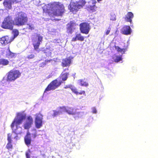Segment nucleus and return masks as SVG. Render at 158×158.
<instances>
[{"instance_id": "aec40b11", "label": "nucleus", "mask_w": 158, "mask_h": 158, "mask_svg": "<svg viewBox=\"0 0 158 158\" xmlns=\"http://www.w3.org/2000/svg\"><path fill=\"white\" fill-rule=\"evenodd\" d=\"M71 89L72 92L77 95L83 94L86 96V94L85 91L82 90L79 92H78L77 89L75 87H72L71 88Z\"/></svg>"}, {"instance_id": "1a4fd4ad", "label": "nucleus", "mask_w": 158, "mask_h": 158, "mask_svg": "<svg viewBox=\"0 0 158 158\" xmlns=\"http://www.w3.org/2000/svg\"><path fill=\"white\" fill-rule=\"evenodd\" d=\"M79 26L81 32L82 33L85 34H88L90 29L89 23L87 22H82L80 24Z\"/></svg>"}, {"instance_id": "49530a36", "label": "nucleus", "mask_w": 158, "mask_h": 158, "mask_svg": "<svg viewBox=\"0 0 158 158\" xmlns=\"http://www.w3.org/2000/svg\"><path fill=\"white\" fill-rule=\"evenodd\" d=\"M29 152H30V150H29Z\"/></svg>"}, {"instance_id": "5701e85b", "label": "nucleus", "mask_w": 158, "mask_h": 158, "mask_svg": "<svg viewBox=\"0 0 158 158\" xmlns=\"http://www.w3.org/2000/svg\"><path fill=\"white\" fill-rule=\"evenodd\" d=\"M8 52H7L6 56V57L8 58H11L15 57V53L11 52L9 49V47L8 48Z\"/></svg>"}, {"instance_id": "f704fd0d", "label": "nucleus", "mask_w": 158, "mask_h": 158, "mask_svg": "<svg viewBox=\"0 0 158 158\" xmlns=\"http://www.w3.org/2000/svg\"><path fill=\"white\" fill-rule=\"evenodd\" d=\"M35 55L34 54H32L28 55L27 56V58L29 59H33L35 58Z\"/></svg>"}, {"instance_id": "72a5a7b5", "label": "nucleus", "mask_w": 158, "mask_h": 158, "mask_svg": "<svg viewBox=\"0 0 158 158\" xmlns=\"http://www.w3.org/2000/svg\"><path fill=\"white\" fill-rule=\"evenodd\" d=\"M110 19L111 20H115L116 19V15L114 14H111L110 15Z\"/></svg>"}, {"instance_id": "4468645a", "label": "nucleus", "mask_w": 158, "mask_h": 158, "mask_svg": "<svg viewBox=\"0 0 158 158\" xmlns=\"http://www.w3.org/2000/svg\"><path fill=\"white\" fill-rule=\"evenodd\" d=\"M121 32L122 34L125 35H130L131 32V29L130 26L125 25L122 28Z\"/></svg>"}, {"instance_id": "dca6fc26", "label": "nucleus", "mask_w": 158, "mask_h": 158, "mask_svg": "<svg viewBox=\"0 0 158 158\" xmlns=\"http://www.w3.org/2000/svg\"><path fill=\"white\" fill-rule=\"evenodd\" d=\"M134 16L133 13L131 12H128L124 18L125 21L127 22H129L132 23V19Z\"/></svg>"}, {"instance_id": "f3484780", "label": "nucleus", "mask_w": 158, "mask_h": 158, "mask_svg": "<svg viewBox=\"0 0 158 158\" xmlns=\"http://www.w3.org/2000/svg\"><path fill=\"white\" fill-rule=\"evenodd\" d=\"M69 74L68 72H62L58 78L63 82V81H65L67 79Z\"/></svg>"}, {"instance_id": "f03ea898", "label": "nucleus", "mask_w": 158, "mask_h": 158, "mask_svg": "<svg viewBox=\"0 0 158 158\" xmlns=\"http://www.w3.org/2000/svg\"><path fill=\"white\" fill-rule=\"evenodd\" d=\"M26 118L25 114H23L21 113H18L14 119L11 124L10 127L12 130V132L16 134L20 133V131H18V129L20 128L19 125L21 124L23 120Z\"/></svg>"}, {"instance_id": "39448f33", "label": "nucleus", "mask_w": 158, "mask_h": 158, "mask_svg": "<svg viewBox=\"0 0 158 158\" xmlns=\"http://www.w3.org/2000/svg\"><path fill=\"white\" fill-rule=\"evenodd\" d=\"M14 25V20H13L11 16L9 15L4 19L1 25V27L4 29L12 30L13 29V26Z\"/></svg>"}, {"instance_id": "ea45409f", "label": "nucleus", "mask_w": 158, "mask_h": 158, "mask_svg": "<svg viewBox=\"0 0 158 158\" xmlns=\"http://www.w3.org/2000/svg\"><path fill=\"white\" fill-rule=\"evenodd\" d=\"M46 60L45 61V63H42L43 64L45 65L48 62H50L51 60Z\"/></svg>"}, {"instance_id": "7ed1b4c3", "label": "nucleus", "mask_w": 158, "mask_h": 158, "mask_svg": "<svg viewBox=\"0 0 158 158\" xmlns=\"http://www.w3.org/2000/svg\"><path fill=\"white\" fill-rule=\"evenodd\" d=\"M28 17L24 12L20 11L17 13L14 19L15 25L21 26L25 25L28 21Z\"/></svg>"}, {"instance_id": "a19ab883", "label": "nucleus", "mask_w": 158, "mask_h": 158, "mask_svg": "<svg viewBox=\"0 0 158 158\" xmlns=\"http://www.w3.org/2000/svg\"><path fill=\"white\" fill-rule=\"evenodd\" d=\"M26 156L27 158H30V154L28 152H26Z\"/></svg>"}, {"instance_id": "473e14b6", "label": "nucleus", "mask_w": 158, "mask_h": 158, "mask_svg": "<svg viewBox=\"0 0 158 158\" xmlns=\"http://www.w3.org/2000/svg\"><path fill=\"white\" fill-rule=\"evenodd\" d=\"M122 60L121 56H116V58L114 59V61L116 62H118Z\"/></svg>"}, {"instance_id": "a211bd4d", "label": "nucleus", "mask_w": 158, "mask_h": 158, "mask_svg": "<svg viewBox=\"0 0 158 158\" xmlns=\"http://www.w3.org/2000/svg\"><path fill=\"white\" fill-rule=\"evenodd\" d=\"M12 2L11 0H4L3 4L6 9H10L12 8Z\"/></svg>"}, {"instance_id": "c9c22d12", "label": "nucleus", "mask_w": 158, "mask_h": 158, "mask_svg": "<svg viewBox=\"0 0 158 158\" xmlns=\"http://www.w3.org/2000/svg\"><path fill=\"white\" fill-rule=\"evenodd\" d=\"M11 135L10 133L8 134L7 135V140L8 142H11Z\"/></svg>"}, {"instance_id": "9d476101", "label": "nucleus", "mask_w": 158, "mask_h": 158, "mask_svg": "<svg viewBox=\"0 0 158 158\" xmlns=\"http://www.w3.org/2000/svg\"><path fill=\"white\" fill-rule=\"evenodd\" d=\"M59 108L60 109L62 110L65 111L69 115L76 114L77 115L78 117L79 118L80 117L79 116L80 113L79 112L76 113L74 109L72 107H68L67 108L66 107L63 106L62 107H60Z\"/></svg>"}, {"instance_id": "2f4dec72", "label": "nucleus", "mask_w": 158, "mask_h": 158, "mask_svg": "<svg viewBox=\"0 0 158 158\" xmlns=\"http://www.w3.org/2000/svg\"><path fill=\"white\" fill-rule=\"evenodd\" d=\"M13 34H14V39L15 37H17L19 34V32L18 30L17 29H15L13 31Z\"/></svg>"}, {"instance_id": "f8f14e48", "label": "nucleus", "mask_w": 158, "mask_h": 158, "mask_svg": "<svg viewBox=\"0 0 158 158\" xmlns=\"http://www.w3.org/2000/svg\"><path fill=\"white\" fill-rule=\"evenodd\" d=\"M14 39L12 36L8 35L4 36L0 38V42L1 44L6 45V44L11 43Z\"/></svg>"}, {"instance_id": "e433bc0d", "label": "nucleus", "mask_w": 158, "mask_h": 158, "mask_svg": "<svg viewBox=\"0 0 158 158\" xmlns=\"http://www.w3.org/2000/svg\"><path fill=\"white\" fill-rule=\"evenodd\" d=\"M111 29V27H108V29L105 32L106 35H108L109 34V33L110 32Z\"/></svg>"}, {"instance_id": "a18cd8bd", "label": "nucleus", "mask_w": 158, "mask_h": 158, "mask_svg": "<svg viewBox=\"0 0 158 158\" xmlns=\"http://www.w3.org/2000/svg\"><path fill=\"white\" fill-rule=\"evenodd\" d=\"M81 98H83V97H81L80 98V99H81Z\"/></svg>"}, {"instance_id": "bb28decb", "label": "nucleus", "mask_w": 158, "mask_h": 158, "mask_svg": "<svg viewBox=\"0 0 158 158\" xmlns=\"http://www.w3.org/2000/svg\"><path fill=\"white\" fill-rule=\"evenodd\" d=\"M9 62V61L7 60L4 59H0V64H2L3 65H6L8 64Z\"/></svg>"}, {"instance_id": "4be33fe9", "label": "nucleus", "mask_w": 158, "mask_h": 158, "mask_svg": "<svg viewBox=\"0 0 158 158\" xmlns=\"http://www.w3.org/2000/svg\"><path fill=\"white\" fill-rule=\"evenodd\" d=\"M74 23L71 22L67 24V30L68 32L72 33L73 32V27Z\"/></svg>"}, {"instance_id": "a878e982", "label": "nucleus", "mask_w": 158, "mask_h": 158, "mask_svg": "<svg viewBox=\"0 0 158 158\" xmlns=\"http://www.w3.org/2000/svg\"><path fill=\"white\" fill-rule=\"evenodd\" d=\"M35 26L33 24L29 23L27 24V26H26V28H24L23 29H26L30 31H31L35 30Z\"/></svg>"}, {"instance_id": "6e6552de", "label": "nucleus", "mask_w": 158, "mask_h": 158, "mask_svg": "<svg viewBox=\"0 0 158 158\" xmlns=\"http://www.w3.org/2000/svg\"><path fill=\"white\" fill-rule=\"evenodd\" d=\"M21 73L18 70H11L9 71L7 77V80L8 81H15L21 76Z\"/></svg>"}, {"instance_id": "de8ad7c7", "label": "nucleus", "mask_w": 158, "mask_h": 158, "mask_svg": "<svg viewBox=\"0 0 158 158\" xmlns=\"http://www.w3.org/2000/svg\"><path fill=\"white\" fill-rule=\"evenodd\" d=\"M2 0H0V1H2Z\"/></svg>"}, {"instance_id": "c85d7f7f", "label": "nucleus", "mask_w": 158, "mask_h": 158, "mask_svg": "<svg viewBox=\"0 0 158 158\" xmlns=\"http://www.w3.org/2000/svg\"><path fill=\"white\" fill-rule=\"evenodd\" d=\"M53 113L52 115V116L53 117H56L60 114V113H61L62 112V111H56V110H53Z\"/></svg>"}, {"instance_id": "6ab92c4d", "label": "nucleus", "mask_w": 158, "mask_h": 158, "mask_svg": "<svg viewBox=\"0 0 158 158\" xmlns=\"http://www.w3.org/2000/svg\"><path fill=\"white\" fill-rule=\"evenodd\" d=\"M84 37L82 36L80 33L76 35L75 37H73L72 39V41H75L78 40L81 41H83L84 40Z\"/></svg>"}, {"instance_id": "c756f323", "label": "nucleus", "mask_w": 158, "mask_h": 158, "mask_svg": "<svg viewBox=\"0 0 158 158\" xmlns=\"http://www.w3.org/2000/svg\"><path fill=\"white\" fill-rule=\"evenodd\" d=\"M6 148L8 150H11L13 148V146L11 144V142H8L7 143Z\"/></svg>"}, {"instance_id": "cd10ccee", "label": "nucleus", "mask_w": 158, "mask_h": 158, "mask_svg": "<svg viewBox=\"0 0 158 158\" xmlns=\"http://www.w3.org/2000/svg\"><path fill=\"white\" fill-rule=\"evenodd\" d=\"M78 81L80 83V85L81 86L87 87L89 85L88 83L84 81L83 80L80 79Z\"/></svg>"}, {"instance_id": "2eb2a0df", "label": "nucleus", "mask_w": 158, "mask_h": 158, "mask_svg": "<svg viewBox=\"0 0 158 158\" xmlns=\"http://www.w3.org/2000/svg\"><path fill=\"white\" fill-rule=\"evenodd\" d=\"M24 141L25 144L28 147H29L31 145V134L28 131L27 132L26 135L24 137Z\"/></svg>"}, {"instance_id": "79ce46f5", "label": "nucleus", "mask_w": 158, "mask_h": 158, "mask_svg": "<svg viewBox=\"0 0 158 158\" xmlns=\"http://www.w3.org/2000/svg\"><path fill=\"white\" fill-rule=\"evenodd\" d=\"M69 70L68 68L65 69H64L63 72H64L66 70Z\"/></svg>"}, {"instance_id": "412c9836", "label": "nucleus", "mask_w": 158, "mask_h": 158, "mask_svg": "<svg viewBox=\"0 0 158 158\" xmlns=\"http://www.w3.org/2000/svg\"><path fill=\"white\" fill-rule=\"evenodd\" d=\"M71 63V60L68 58H65L62 60V65L63 67L69 66Z\"/></svg>"}, {"instance_id": "0eeeda50", "label": "nucleus", "mask_w": 158, "mask_h": 158, "mask_svg": "<svg viewBox=\"0 0 158 158\" xmlns=\"http://www.w3.org/2000/svg\"><path fill=\"white\" fill-rule=\"evenodd\" d=\"M62 83L63 82L57 78L50 83L45 89L44 92L54 90L59 87Z\"/></svg>"}, {"instance_id": "b1692460", "label": "nucleus", "mask_w": 158, "mask_h": 158, "mask_svg": "<svg viewBox=\"0 0 158 158\" xmlns=\"http://www.w3.org/2000/svg\"><path fill=\"white\" fill-rule=\"evenodd\" d=\"M114 47L118 52H120L122 53V54L124 53L125 51L127 49V47L124 46V48H120L118 46H115Z\"/></svg>"}, {"instance_id": "c03bdc74", "label": "nucleus", "mask_w": 158, "mask_h": 158, "mask_svg": "<svg viewBox=\"0 0 158 158\" xmlns=\"http://www.w3.org/2000/svg\"><path fill=\"white\" fill-rule=\"evenodd\" d=\"M101 0H97V1H98V2H99V1H100Z\"/></svg>"}, {"instance_id": "7c9ffc66", "label": "nucleus", "mask_w": 158, "mask_h": 158, "mask_svg": "<svg viewBox=\"0 0 158 158\" xmlns=\"http://www.w3.org/2000/svg\"><path fill=\"white\" fill-rule=\"evenodd\" d=\"M44 53L46 56H49L51 54V52L50 50L48 48H46L44 50Z\"/></svg>"}, {"instance_id": "58836bf2", "label": "nucleus", "mask_w": 158, "mask_h": 158, "mask_svg": "<svg viewBox=\"0 0 158 158\" xmlns=\"http://www.w3.org/2000/svg\"><path fill=\"white\" fill-rule=\"evenodd\" d=\"M92 111V112L93 113H94V114L96 113H97V110H96V109L94 107L93 108Z\"/></svg>"}, {"instance_id": "20e7f679", "label": "nucleus", "mask_w": 158, "mask_h": 158, "mask_svg": "<svg viewBox=\"0 0 158 158\" xmlns=\"http://www.w3.org/2000/svg\"><path fill=\"white\" fill-rule=\"evenodd\" d=\"M86 3L85 0H78V1L71 2L68 8L70 12L75 14L79 9L83 8Z\"/></svg>"}, {"instance_id": "9b49d317", "label": "nucleus", "mask_w": 158, "mask_h": 158, "mask_svg": "<svg viewBox=\"0 0 158 158\" xmlns=\"http://www.w3.org/2000/svg\"><path fill=\"white\" fill-rule=\"evenodd\" d=\"M35 116V126L37 128H39L42 126L43 116L40 113L36 114Z\"/></svg>"}, {"instance_id": "4c0bfd02", "label": "nucleus", "mask_w": 158, "mask_h": 158, "mask_svg": "<svg viewBox=\"0 0 158 158\" xmlns=\"http://www.w3.org/2000/svg\"><path fill=\"white\" fill-rule=\"evenodd\" d=\"M12 3H17L21 1L22 0H11Z\"/></svg>"}, {"instance_id": "37998d69", "label": "nucleus", "mask_w": 158, "mask_h": 158, "mask_svg": "<svg viewBox=\"0 0 158 158\" xmlns=\"http://www.w3.org/2000/svg\"><path fill=\"white\" fill-rule=\"evenodd\" d=\"M36 136V134H34V138H35Z\"/></svg>"}, {"instance_id": "423d86ee", "label": "nucleus", "mask_w": 158, "mask_h": 158, "mask_svg": "<svg viewBox=\"0 0 158 158\" xmlns=\"http://www.w3.org/2000/svg\"><path fill=\"white\" fill-rule=\"evenodd\" d=\"M43 36L39 34H36L35 37L32 39L34 50L38 52H39L40 51L39 47L43 41Z\"/></svg>"}, {"instance_id": "393cba45", "label": "nucleus", "mask_w": 158, "mask_h": 158, "mask_svg": "<svg viewBox=\"0 0 158 158\" xmlns=\"http://www.w3.org/2000/svg\"><path fill=\"white\" fill-rule=\"evenodd\" d=\"M91 2L92 5H89L87 7L90 10L93 11L95 10L94 8L96 2L95 0H92L91 2Z\"/></svg>"}, {"instance_id": "ddd939ff", "label": "nucleus", "mask_w": 158, "mask_h": 158, "mask_svg": "<svg viewBox=\"0 0 158 158\" xmlns=\"http://www.w3.org/2000/svg\"><path fill=\"white\" fill-rule=\"evenodd\" d=\"M33 123V120L31 116L27 117L25 123L24 124V127L25 129L28 130L31 126Z\"/></svg>"}, {"instance_id": "f257e3e1", "label": "nucleus", "mask_w": 158, "mask_h": 158, "mask_svg": "<svg viewBox=\"0 0 158 158\" xmlns=\"http://www.w3.org/2000/svg\"><path fill=\"white\" fill-rule=\"evenodd\" d=\"M44 11L47 13L50 16H62L65 10L64 5L59 2H54L48 4L46 9Z\"/></svg>"}]
</instances>
